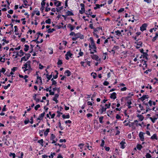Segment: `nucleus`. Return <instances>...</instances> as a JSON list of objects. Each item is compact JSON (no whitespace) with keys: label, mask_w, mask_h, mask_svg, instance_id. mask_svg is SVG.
Returning a JSON list of instances; mask_svg holds the SVG:
<instances>
[{"label":"nucleus","mask_w":158,"mask_h":158,"mask_svg":"<svg viewBox=\"0 0 158 158\" xmlns=\"http://www.w3.org/2000/svg\"><path fill=\"white\" fill-rule=\"evenodd\" d=\"M75 37H73L72 38V40L73 41H76L78 38H80L81 39H83L84 38V35L79 32L75 33Z\"/></svg>","instance_id":"1"},{"label":"nucleus","mask_w":158,"mask_h":158,"mask_svg":"<svg viewBox=\"0 0 158 158\" xmlns=\"http://www.w3.org/2000/svg\"><path fill=\"white\" fill-rule=\"evenodd\" d=\"M100 106L101 107V108L99 110V111L100 112V114H102L105 112V113L106 110V109L102 105H100Z\"/></svg>","instance_id":"2"},{"label":"nucleus","mask_w":158,"mask_h":158,"mask_svg":"<svg viewBox=\"0 0 158 158\" xmlns=\"http://www.w3.org/2000/svg\"><path fill=\"white\" fill-rule=\"evenodd\" d=\"M80 6L81 7V10H79V13L81 14H82L85 12V5L83 3H81Z\"/></svg>","instance_id":"3"},{"label":"nucleus","mask_w":158,"mask_h":158,"mask_svg":"<svg viewBox=\"0 0 158 158\" xmlns=\"http://www.w3.org/2000/svg\"><path fill=\"white\" fill-rule=\"evenodd\" d=\"M147 26V24L146 23H144L140 27V30L143 31L146 30V27Z\"/></svg>","instance_id":"4"},{"label":"nucleus","mask_w":158,"mask_h":158,"mask_svg":"<svg viewBox=\"0 0 158 158\" xmlns=\"http://www.w3.org/2000/svg\"><path fill=\"white\" fill-rule=\"evenodd\" d=\"M89 47L90 48L89 49V50L91 51V49H92L94 52H97V47H96V45L92 46H90V45L89 44Z\"/></svg>","instance_id":"5"},{"label":"nucleus","mask_w":158,"mask_h":158,"mask_svg":"<svg viewBox=\"0 0 158 158\" xmlns=\"http://www.w3.org/2000/svg\"><path fill=\"white\" fill-rule=\"evenodd\" d=\"M143 134L144 133L143 132H140L139 136L140 138V140L142 141H143L144 140V138L143 136Z\"/></svg>","instance_id":"6"},{"label":"nucleus","mask_w":158,"mask_h":158,"mask_svg":"<svg viewBox=\"0 0 158 158\" xmlns=\"http://www.w3.org/2000/svg\"><path fill=\"white\" fill-rule=\"evenodd\" d=\"M45 114V112H44L43 113H41L40 115L39 116L38 118H37V120H42L43 119L44 117Z\"/></svg>","instance_id":"7"},{"label":"nucleus","mask_w":158,"mask_h":158,"mask_svg":"<svg viewBox=\"0 0 158 158\" xmlns=\"http://www.w3.org/2000/svg\"><path fill=\"white\" fill-rule=\"evenodd\" d=\"M116 93L113 92L110 94V98L111 99L114 100L116 98Z\"/></svg>","instance_id":"8"},{"label":"nucleus","mask_w":158,"mask_h":158,"mask_svg":"<svg viewBox=\"0 0 158 158\" xmlns=\"http://www.w3.org/2000/svg\"><path fill=\"white\" fill-rule=\"evenodd\" d=\"M143 54L142 56H143V58H145L146 59V60H148V55L147 53V52H143L142 53Z\"/></svg>","instance_id":"9"},{"label":"nucleus","mask_w":158,"mask_h":158,"mask_svg":"<svg viewBox=\"0 0 158 158\" xmlns=\"http://www.w3.org/2000/svg\"><path fill=\"white\" fill-rule=\"evenodd\" d=\"M67 27L70 29V31H72L75 27V26H73L72 25L70 24H69L67 25Z\"/></svg>","instance_id":"10"},{"label":"nucleus","mask_w":158,"mask_h":158,"mask_svg":"<svg viewBox=\"0 0 158 158\" xmlns=\"http://www.w3.org/2000/svg\"><path fill=\"white\" fill-rule=\"evenodd\" d=\"M55 146H59L60 147H62L63 148H65L66 146L65 144H59V143H56L54 144Z\"/></svg>","instance_id":"11"},{"label":"nucleus","mask_w":158,"mask_h":158,"mask_svg":"<svg viewBox=\"0 0 158 158\" xmlns=\"http://www.w3.org/2000/svg\"><path fill=\"white\" fill-rule=\"evenodd\" d=\"M64 74L67 77H69L71 74V72L68 70L65 71L64 73Z\"/></svg>","instance_id":"12"},{"label":"nucleus","mask_w":158,"mask_h":158,"mask_svg":"<svg viewBox=\"0 0 158 158\" xmlns=\"http://www.w3.org/2000/svg\"><path fill=\"white\" fill-rule=\"evenodd\" d=\"M126 143L123 141H122L120 143V148L122 149H124L125 148V144Z\"/></svg>","instance_id":"13"},{"label":"nucleus","mask_w":158,"mask_h":158,"mask_svg":"<svg viewBox=\"0 0 158 158\" xmlns=\"http://www.w3.org/2000/svg\"><path fill=\"white\" fill-rule=\"evenodd\" d=\"M137 116L139 118V119L140 121H142L144 118V117L142 114H138Z\"/></svg>","instance_id":"14"},{"label":"nucleus","mask_w":158,"mask_h":158,"mask_svg":"<svg viewBox=\"0 0 158 158\" xmlns=\"http://www.w3.org/2000/svg\"><path fill=\"white\" fill-rule=\"evenodd\" d=\"M148 95H143L140 99L141 101H143L145 99L148 98Z\"/></svg>","instance_id":"15"},{"label":"nucleus","mask_w":158,"mask_h":158,"mask_svg":"<svg viewBox=\"0 0 158 158\" xmlns=\"http://www.w3.org/2000/svg\"><path fill=\"white\" fill-rule=\"evenodd\" d=\"M54 4L56 7H59L61 6V2L60 1H57L54 2Z\"/></svg>","instance_id":"16"},{"label":"nucleus","mask_w":158,"mask_h":158,"mask_svg":"<svg viewBox=\"0 0 158 158\" xmlns=\"http://www.w3.org/2000/svg\"><path fill=\"white\" fill-rule=\"evenodd\" d=\"M91 57L93 59L96 60H98L99 58L98 56L96 54H94L92 56H91Z\"/></svg>","instance_id":"17"},{"label":"nucleus","mask_w":158,"mask_h":158,"mask_svg":"<svg viewBox=\"0 0 158 158\" xmlns=\"http://www.w3.org/2000/svg\"><path fill=\"white\" fill-rule=\"evenodd\" d=\"M15 28V34L16 35H19V34L18 33L19 29L17 27V26H14Z\"/></svg>","instance_id":"18"},{"label":"nucleus","mask_w":158,"mask_h":158,"mask_svg":"<svg viewBox=\"0 0 158 158\" xmlns=\"http://www.w3.org/2000/svg\"><path fill=\"white\" fill-rule=\"evenodd\" d=\"M89 40L91 42L90 46H93L94 45H95L93 38L92 37H91L89 38Z\"/></svg>","instance_id":"19"},{"label":"nucleus","mask_w":158,"mask_h":158,"mask_svg":"<svg viewBox=\"0 0 158 158\" xmlns=\"http://www.w3.org/2000/svg\"><path fill=\"white\" fill-rule=\"evenodd\" d=\"M136 148L138 150L140 151L143 148V147L141 144H138L136 145Z\"/></svg>","instance_id":"20"},{"label":"nucleus","mask_w":158,"mask_h":158,"mask_svg":"<svg viewBox=\"0 0 158 158\" xmlns=\"http://www.w3.org/2000/svg\"><path fill=\"white\" fill-rule=\"evenodd\" d=\"M66 13L67 14V16H72L74 15L73 12L69 10H68Z\"/></svg>","instance_id":"21"},{"label":"nucleus","mask_w":158,"mask_h":158,"mask_svg":"<svg viewBox=\"0 0 158 158\" xmlns=\"http://www.w3.org/2000/svg\"><path fill=\"white\" fill-rule=\"evenodd\" d=\"M158 118V117L156 118L154 117L153 118H152V117H149V119L151 120L152 122L154 123H155L156 121V120Z\"/></svg>","instance_id":"22"},{"label":"nucleus","mask_w":158,"mask_h":158,"mask_svg":"<svg viewBox=\"0 0 158 158\" xmlns=\"http://www.w3.org/2000/svg\"><path fill=\"white\" fill-rule=\"evenodd\" d=\"M73 55V54L71 53L70 51H69L67 52L65 56H69L70 57H72V56Z\"/></svg>","instance_id":"23"},{"label":"nucleus","mask_w":158,"mask_h":158,"mask_svg":"<svg viewBox=\"0 0 158 158\" xmlns=\"http://www.w3.org/2000/svg\"><path fill=\"white\" fill-rule=\"evenodd\" d=\"M62 117L64 119L69 118H70V115H69V114H68L66 115L63 114V115H62Z\"/></svg>","instance_id":"24"},{"label":"nucleus","mask_w":158,"mask_h":158,"mask_svg":"<svg viewBox=\"0 0 158 158\" xmlns=\"http://www.w3.org/2000/svg\"><path fill=\"white\" fill-rule=\"evenodd\" d=\"M50 128H47L44 132V135L45 136H47L48 133L49 132Z\"/></svg>","instance_id":"25"},{"label":"nucleus","mask_w":158,"mask_h":158,"mask_svg":"<svg viewBox=\"0 0 158 158\" xmlns=\"http://www.w3.org/2000/svg\"><path fill=\"white\" fill-rule=\"evenodd\" d=\"M44 140L43 139L38 140V143H40L42 146H43Z\"/></svg>","instance_id":"26"},{"label":"nucleus","mask_w":158,"mask_h":158,"mask_svg":"<svg viewBox=\"0 0 158 158\" xmlns=\"http://www.w3.org/2000/svg\"><path fill=\"white\" fill-rule=\"evenodd\" d=\"M55 30L54 28H52L51 29V28L48 29L47 30V31L48 33H52L53 31Z\"/></svg>","instance_id":"27"},{"label":"nucleus","mask_w":158,"mask_h":158,"mask_svg":"<svg viewBox=\"0 0 158 158\" xmlns=\"http://www.w3.org/2000/svg\"><path fill=\"white\" fill-rule=\"evenodd\" d=\"M38 38H39V36H38L37 37V38L36 39L32 40L31 42H36V43L37 44H39L40 43V41H38Z\"/></svg>","instance_id":"28"},{"label":"nucleus","mask_w":158,"mask_h":158,"mask_svg":"<svg viewBox=\"0 0 158 158\" xmlns=\"http://www.w3.org/2000/svg\"><path fill=\"white\" fill-rule=\"evenodd\" d=\"M113 113V111H111L110 110H108L107 111L106 114H107V116L108 117H110V115H111L112 113Z\"/></svg>","instance_id":"29"},{"label":"nucleus","mask_w":158,"mask_h":158,"mask_svg":"<svg viewBox=\"0 0 158 158\" xmlns=\"http://www.w3.org/2000/svg\"><path fill=\"white\" fill-rule=\"evenodd\" d=\"M103 118L104 117L103 116H101L99 118V122L101 124L103 123Z\"/></svg>","instance_id":"30"},{"label":"nucleus","mask_w":158,"mask_h":158,"mask_svg":"<svg viewBox=\"0 0 158 158\" xmlns=\"http://www.w3.org/2000/svg\"><path fill=\"white\" fill-rule=\"evenodd\" d=\"M24 47L25 48L24 49V51L25 52L27 51L28 50L29 48V45L25 44Z\"/></svg>","instance_id":"31"},{"label":"nucleus","mask_w":158,"mask_h":158,"mask_svg":"<svg viewBox=\"0 0 158 158\" xmlns=\"http://www.w3.org/2000/svg\"><path fill=\"white\" fill-rule=\"evenodd\" d=\"M92 12L91 11V9H89L88 10V11H86L85 14L88 15H91L92 14Z\"/></svg>","instance_id":"32"},{"label":"nucleus","mask_w":158,"mask_h":158,"mask_svg":"<svg viewBox=\"0 0 158 158\" xmlns=\"http://www.w3.org/2000/svg\"><path fill=\"white\" fill-rule=\"evenodd\" d=\"M28 71L27 72V74H29L30 73L31 71L32 70V69L31 68V66H29L28 67Z\"/></svg>","instance_id":"33"},{"label":"nucleus","mask_w":158,"mask_h":158,"mask_svg":"<svg viewBox=\"0 0 158 158\" xmlns=\"http://www.w3.org/2000/svg\"><path fill=\"white\" fill-rule=\"evenodd\" d=\"M151 139H157V136L155 134H154L151 137Z\"/></svg>","instance_id":"34"},{"label":"nucleus","mask_w":158,"mask_h":158,"mask_svg":"<svg viewBox=\"0 0 158 158\" xmlns=\"http://www.w3.org/2000/svg\"><path fill=\"white\" fill-rule=\"evenodd\" d=\"M63 8H64L63 6H62L60 7H59L58 8H56V11H57V12H59L60 11V10H63Z\"/></svg>","instance_id":"35"},{"label":"nucleus","mask_w":158,"mask_h":158,"mask_svg":"<svg viewBox=\"0 0 158 158\" xmlns=\"http://www.w3.org/2000/svg\"><path fill=\"white\" fill-rule=\"evenodd\" d=\"M9 156H12L13 158H15L16 157L15 154L14 153L10 152Z\"/></svg>","instance_id":"36"},{"label":"nucleus","mask_w":158,"mask_h":158,"mask_svg":"<svg viewBox=\"0 0 158 158\" xmlns=\"http://www.w3.org/2000/svg\"><path fill=\"white\" fill-rule=\"evenodd\" d=\"M56 138L55 135L53 134L51 135L50 139V140H53Z\"/></svg>","instance_id":"37"},{"label":"nucleus","mask_w":158,"mask_h":158,"mask_svg":"<svg viewBox=\"0 0 158 158\" xmlns=\"http://www.w3.org/2000/svg\"><path fill=\"white\" fill-rule=\"evenodd\" d=\"M111 106L110 103H109L108 104H106L104 106L106 109L109 108H110V106Z\"/></svg>","instance_id":"38"},{"label":"nucleus","mask_w":158,"mask_h":158,"mask_svg":"<svg viewBox=\"0 0 158 158\" xmlns=\"http://www.w3.org/2000/svg\"><path fill=\"white\" fill-rule=\"evenodd\" d=\"M55 72L56 73V74L55 76H53V78L56 79L58 77V72L57 70H55Z\"/></svg>","instance_id":"39"},{"label":"nucleus","mask_w":158,"mask_h":158,"mask_svg":"<svg viewBox=\"0 0 158 158\" xmlns=\"http://www.w3.org/2000/svg\"><path fill=\"white\" fill-rule=\"evenodd\" d=\"M83 52H82L81 51V49H80V51L79 52L78 54L79 55V56H77V57L79 58L80 56H82L83 55Z\"/></svg>","instance_id":"40"},{"label":"nucleus","mask_w":158,"mask_h":158,"mask_svg":"<svg viewBox=\"0 0 158 158\" xmlns=\"http://www.w3.org/2000/svg\"><path fill=\"white\" fill-rule=\"evenodd\" d=\"M91 75L92 76L94 79H95L97 76L96 73L92 72L91 73Z\"/></svg>","instance_id":"41"},{"label":"nucleus","mask_w":158,"mask_h":158,"mask_svg":"<svg viewBox=\"0 0 158 158\" xmlns=\"http://www.w3.org/2000/svg\"><path fill=\"white\" fill-rule=\"evenodd\" d=\"M28 59H27V58L25 56H24L23 57H22L21 58V60L20 61V62H21L23 60L25 61H26Z\"/></svg>","instance_id":"42"},{"label":"nucleus","mask_w":158,"mask_h":158,"mask_svg":"<svg viewBox=\"0 0 158 158\" xmlns=\"http://www.w3.org/2000/svg\"><path fill=\"white\" fill-rule=\"evenodd\" d=\"M19 54H20V57H21L23 56L25 54L24 52L22 50H20Z\"/></svg>","instance_id":"43"},{"label":"nucleus","mask_w":158,"mask_h":158,"mask_svg":"<svg viewBox=\"0 0 158 158\" xmlns=\"http://www.w3.org/2000/svg\"><path fill=\"white\" fill-rule=\"evenodd\" d=\"M45 23L47 24H50L51 23V20L50 19H48L45 21Z\"/></svg>","instance_id":"44"},{"label":"nucleus","mask_w":158,"mask_h":158,"mask_svg":"<svg viewBox=\"0 0 158 158\" xmlns=\"http://www.w3.org/2000/svg\"><path fill=\"white\" fill-rule=\"evenodd\" d=\"M63 64L62 61L61 60L59 59L57 62V64L58 65H61Z\"/></svg>","instance_id":"45"},{"label":"nucleus","mask_w":158,"mask_h":158,"mask_svg":"<svg viewBox=\"0 0 158 158\" xmlns=\"http://www.w3.org/2000/svg\"><path fill=\"white\" fill-rule=\"evenodd\" d=\"M115 32L116 33V35L118 36L120 35L121 34V32L119 30L115 31Z\"/></svg>","instance_id":"46"},{"label":"nucleus","mask_w":158,"mask_h":158,"mask_svg":"<svg viewBox=\"0 0 158 158\" xmlns=\"http://www.w3.org/2000/svg\"><path fill=\"white\" fill-rule=\"evenodd\" d=\"M146 158H151L152 156L149 153H147L145 156Z\"/></svg>","instance_id":"47"},{"label":"nucleus","mask_w":158,"mask_h":158,"mask_svg":"<svg viewBox=\"0 0 158 158\" xmlns=\"http://www.w3.org/2000/svg\"><path fill=\"white\" fill-rule=\"evenodd\" d=\"M94 31L93 32H96L97 31H98L100 30V28L99 27H97L96 28H94L93 29Z\"/></svg>","instance_id":"48"},{"label":"nucleus","mask_w":158,"mask_h":158,"mask_svg":"<svg viewBox=\"0 0 158 158\" xmlns=\"http://www.w3.org/2000/svg\"><path fill=\"white\" fill-rule=\"evenodd\" d=\"M45 0H43L41 2V6H42V7L44 6L45 5Z\"/></svg>","instance_id":"49"},{"label":"nucleus","mask_w":158,"mask_h":158,"mask_svg":"<svg viewBox=\"0 0 158 158\" xmlns=\"http://www.w3.org/2000/svg\"><path fill=\"white\" fill-rule=\"evenodd\" d=\"M6 71L5 69L4 68H2L1 70L0 69V73H2L3 74L5 73Z\"/></svg>","instance_id":"50"},{"label":"nucleus","mask_w":158,"mask_h":158,"mask_svg":"<svg viewBox=\"0 0 158 158\" xmlns=\"http://www.w3.org/2000/svg\"><path fill=\"white\" fill-rule=\"evenodd\" d=\"M25 55L26 56V58L28 60L29 59L31 56L30 53H25Z\"/></svg>","instance_id":"51"},{"label":"nucleus","mask_w":158,"mask_h":158,"mask_svg":"<svg viewBox=\"0 0 158 158\" xmlns=\"http://www.w3.org/2000/svg\"><path fill=\"white\" fill-rule=\"evenodd\" d=\"M96 7H94V10H96L98 9L99 8H100V5L99 4H96Z\"/></svg>","instance_id":"52"},{"label":"nucleus","mask_w":158,"mask_h":158,"mask_svg":"<svg viewBox=\"0 0 158 158\" xmlns=\"http://www.w3.org/2000/svg\"><path fill=\"white\" fill-rule=\"evenodd\" d=\"M104 144H105V141H104V140H103V139H102V142H101V144L100 145V146L101 147H104Z\"/></svg>","instance_id":"53"},{"label":"nucleus","mask_w":158,"mask_h":158,"mask_svg":"<svg viewBox=\"0 0 158 158\" xmlns=\"http://www.w3.org/2000/svg\"><path fill=\"white\" fill-rule=\"evenodd\" d=\"M40 107V106L39 104H38L36 105L35 107V110H37L38 108Z\"/></svg>","instance_id":"54"},{"label":"nucleus","mask_w":158,"mask_h":158,"mask_svg":"<svg viewBox=\"0 0 158 158\" xmlns=\"http://www.w3.org/2000/svg\"><path fill=\"white\" fill-rule=\"evenodd\" d=\"M5 61V58H3L2 57H0V61L2 62H4Z\"/></svg>","instance_id":"55"},{"label":"nucleus","mask_w":158,"mask_h":158,"mask_svg":"<svg viewBox=\"0 0 158 158\" xmlns=\"http://www.w3.org/2000/svg\"><path fill=\"white\" fill-rule=\"evenodd\" d=\"M84 144L83 143H80L78 145V146L80 147L81 149L83 148V147L84 146Z\"/></svg>","instance_id":"56"},{"label":"nucleus","mask_w":158,"mask_h":158,"mask_svg":"<svg viewBox=\"0 0 158 158\" xmlns=\"http://www.w3.org/2000/svg\"><path fill=\"white\" fill-rule=\"evenodd\" d=\"M127 89L126 88V87H124L121 88L120 89V90H121V91H126L127 90Z\"/></svg>","instance_id":"57"},{"label":"nucleus","mask_w":158,"mask_h":158,"mask_svg":"<svg viewBox=\"0 0 158 158\" xmlns=\"http://www.w3.org/2000/svg\"><path fill=\"white\" fill-rule=\"evenodd\" d=\"M152 70V69H148V70H146L144 72V73L147 74H148V72H151Z\"/></svg>","instance_id":"58"},{"label":"nucleus","mask_w":158,"mask_h":158,"mask_svg":"<svg viewBox=\"0 0 158 158\" xmlns=\"http://www.w3.org/2000/svg\"><path fill=\"white\" fill-rule=\"evenodd\" d=\"M142 44L143 43L141 41H139V42H138L137 45L138 46H142Z\"/></svg>","instance_id":"59"},{"label":"nucleus","mask_w":158,"mask_h":158,"mask_svg":"<svg viewBox=\"0 0 158 158\" xmlns=\"http://www.w3.org/2000/svg\"><path fill=\"white\" fill-rule=\"evenodd\" d=\"M54 85L55 86H57V82L56 81H53V82L52 83V85Z\"/></svg>","instance_id":"60"},{"label":"nucleus","mask_w":158,"mask_h":158,"mask_svg":"<svg viewBox=\"0 0 158 158\" xmlns=\"http://www.w3.org/2000/svg\"><path fill=\"white\" fill-rule=\"evenodd\" d=\"M31 61L30 60H28L25 64H27L28 66L31 65Z\"/></svg>","instance_id":"61"},{"label":"nucleus","mask_w":158,"mask_h":158,"mask_svg":"<svg viewBox=\"0 0 158 158\" xmlns=\"http://www.w3.org/2000/svg\"><path fill=\"white\" fill-rule=\"evenodd\" d=\"M66 142V140L65 139H61L59 140V142L60 143H62V142Z\"/></svg>","instance_id":"62"},{"label":"nucleus","mask_w":158,"mask_h":158,"mask_svg":"<svg viewBox=\"0 0 158 158\" xmlns=\"http://www.w3.org/2000/svg\"><path fill=\"white\" fill-rule=\"evenodd\" d=\"M28 66L27 65V64H25L23 65V66L22 67V69H24L25 68H28Z\"/></svg>","instance_id":"63"},{"label":"nucleus","mask_w":158,"mask_h":158,"mask_svg":"<svg viewBox=\"0 0 158 158\" xmlns=\"http://www.w3.org/2000/svg\"><path fill=\"white\" fill-rule=\"evenodd\" d=\"M109 82L108 81H105L103 83V84L104 85H106V86L108 85H109Z\"/></svg>","instance_id":"64"}]
</instances>
